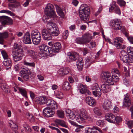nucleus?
I'll list each match as a JSON object with an SVG mask.
<instances>
[{
    "label": "nucleus",
    "mask_w": 133,
    "mask_h": 133,
    "mask_svg": "<svg viewBox=\"0 0 133 133\" xmlns=\"http://www.w3.org/2000/svg\"><path fill=\"white\" fill-rule=\"evenodd\" d=\"M61 44L58 42L54 43V49H55V51L58 52L61 48Z\"/></svg>",
    "instance_id": "obj_36"
},
{
    "label": "nucleus",
    "mask_w": 133,
    "mask_h": 133,
    "mask_svg": "<svg viewBox=\"0 0 133 133\" xmlns=\"http://www.w3.org/2000/svg\"><path fill=\"white\" fill-rule=\"evenodd\" d=\"M62 87L63 90H68L70 89V86L68 82H65L63 84Z\"/></svg>",
    "instance_id": "obj_42"
},
{
    "label": "nucleus",
    "mask_w": 133,
    "mask_h": 133,
    "mask_svg": "<svg viewBox=\"0 0 133 133\" xmlns=\"http://www.w3.org/2000/svg\"><path fill=\"white\" fill-rule=\"evenodd\" d=\"M93 110L95 114L98 116L101 115V111L99 108L95 107L94 108Z\"/></svg>",
    "instance_id": "obj_46"
},
{
    "label": "nucleus",
    "mask_w": 133,
    "mask_h": 133,
    "mask_svg": "<svg viewBox=\"0 0 133 133\" xmlns=\"http://www.w3.org/2000/svg\"><path fill=\"white\" fill-rule=\"evenodd\" d=\"M55 122L61 125V126L65 128H67V126L65 122L63 120L57 119L55 120Z\"/></svg>",
    "instance_id": "obj_32"
},
{
    "label": "nucleus",
    "mask_w": 133,
    "mask_h": 133,
    "mask_svg": "<svg viewBox=\"0 0 133 133\" xmlns=\"http://www.w3.org/2000/svg\"><path fill=\"white\" fill-rule=\"evenodd\" d=\"M77 66L79 71H81L83 67V61L82 60H78L77 62Z\"/></svg>",
    "instance_id": "obj_34"
},
{
    "label": "nucleus",
    "mask_w": 133,
    "mask_h": 133,
    "mask_svg": "<svg viewBox=\"0 0 133 133\" xmlns=\"http://www.w3.org/2000/svg\"><path fill=\"white\" fill-rule=\"evenodd\" d=\"M110 25L114 29L118 30L121 29V24L119 20L114 19L111 21Z\"/></svg>",
    "instance_id": "obj_9"
},
{
    "label": "nucleus",
    "mask_w": 133,
    "mask_h": 133,
    "mask_svg": "<svg viewBox=\"0 0 133 133\" xmlns=\"http://www.w3.org/2000/svg\"><path fill=\"white\" fill-rule=\"evenodd\" d=\"M78 88L80 92L82 94L85 93L87 91V87L81 84H79L78 85Z\"/></svg>",
    "instance_id": "obj_29"
},
{
    "label": "nucleus",
    "mask_w": 133,
    "mask_h": 133,
    "mask_svg": "<svg viewBox=\"0 0 133 133\" xmlns=\"http://www.w3.org/2000/svg\"><path fill=\"white\" fill-rule=\"evenodd\" d=\"M40 51L39 56L41 57H46L47 55L51 53V51L50 48L45 44H42L39 47Z\"/></svg>",
    "instance_id": "obj_6"
},
{
    "label": "nucleus",
    "mask_w": 133,
    "mask_h": 133,
    "mask_svg": "<svg viewBox=\"0 0 133 133\" xmlns=\"http://www.w3.org/2000/svg\"><path fill=\"white\" fill-rule=\"evenodd\" d=\"M47 106L48 108L52 110L57 109L58 108L56 102L53 100L50 99L48 100L47 102Z\"/></svg>",
    "instance_id": "obj_19"
},
{
    "label": "nucleus",
    "mask_w": 133,
    "mask_h": 133,
    "mask_svg": "<svg viewBox=\"0 0 133 133\" xmlns=\"http://www.w3.org/2000/svg\"><path fill=\"white\" fill-rule=\"evenodd\" d=\"M32 38L41 36V34L39 31L36 30H33L31 33Z\"/></svg>",
    "instance_id": "obj_37"
},
{
    "label": "nucleus",
    "mask_w": 133,
    "mask_h": 133,
    "mask_svg": "<svg viewBox=\"0 0 133 133\" xmlns=\"http://www.w3.org/2000/svg\"><path fill=\"white\" fill-rule=\"evenodd\" d=\"M117 2L121 6H124L125 5L126 2L123 0H117Z\"/></svg>",
    "instance_id": "obj_50"
},
{
    "label": "nucleus",
    "mask_w": 133,
    "mask_h": 133,
    "mask_svg": "<svg viewBox=\"0 0 133 133\" xmlns=\"http://www.w3.org/2000/svg\"><path fill=\"white\" fill-rule=\"evenodd\" d=\"M104 121L103 120H99L96 122V124L98 126L102 127L104 124Z\"/></svg>",
    "instance_id": "obj_56"
},
{
    "label": "nucleus",
    "mask_w": 133,
    "mask_h": 133,
    "mask_svg": "<svg viewBox=\"0 0 133 133\" xmlns=\"http://www.w3.org/2000/svg\"><path fill=\"white\" fill-rule=\"evenodd\" d=\"M9 124L10 127L13 129H15L16 130L18 129V127L13 121L10 120L9 121Z\"/></svg>",
    "instance_id": "obj_39"
},
{
    "label": "nucleus",
    "mask_w": 133,
    "mask_h": 133,
    "mask_svg": "<svg viewBox=\"0 0 133 133\" xmlns=\"http://www.w3.org/2000/svg\"><path fill=\"white\" fill-rule=\"evenodd\" d=\"M127 51L128 53H132L133 52V48L131 46L127 47Z\"/></svg>",
    "instance_id": "obj_63"
},
{
    "label": "nucleus",
    "mask_w": 133,
    "mask_h": 133,
    "mask_svg": "<svg viewBox=\"0 0 133 133\" xmlns=\"http://www.w3.org/2000/svg\"><path fill=\"white\" fill-rule=\"evenodd\" d=\"M1 87L3 91L6 93L8 92L9 90L7 86L4 83V82L1 79H0Z\"/></svg>",
    "instance_id": "obj_28"
},
{
    "label": "nucleus",
    "mask_w": 133,
    "mask_h": 133,
    "mask_svg": "<svg viewBox=\"0 0 133 133\" xmlns=\"http://www.w3.org/2000/svg\"><path fill=\"white\" fill-rule=\"evenodd\" d=\"M44 115L47 117H52L55 114V111L48 108H45L43 111Z\"/></svg>",
    "instance_id": "obj_17"
},
{
    "label": "nucleus",
    "mask_w": 133,
    "mask_h": 133,
    "mask_svg": "<svg viewBox=\"0 0 133 133\" xmlns=\"http://www.w3.org/2000/svg\"><path fill=\"white\" fill-rule=\"evenodd\" d=\"M89 48H92L95 47L96 45V43L94 41L91 42L89 44Z\"/></svg>",
    "instance_id": "obj_64"
},
{
    "label": "nucleus",
    "mask_w": 133,
    "mask_h": 133,
    "mask_svg": "<svg viewBox=\"0 0 133 133\" xmlns=\"http://www.w3.org/2000/svg\"><path fill=\"white\" fill-rule=\"evenodd\" d=\"M26 52L28 55L30 56L33 59L37 58L38 57L37 53L34 50H27Z\"/></svg>",
    "instance_id": "obj_26"
},
{
    "label": "nucleus",
    "mask_w": 133,
    "mask_h": 133,
    "mask_svg": "<svg viewBox=\"0 0 133 133\" xmlns=\"http://www.w3.org/2000/svg\"><path fill=\"white\" fill-rule=\"evenodd\" d=\"M24 41L26 44H30L31 43L30 35L28 33L26 34L24 37Z\"/></svg>",
    "instance_id": "obj_31"
},
{
    "label": "nucleus",
    "mask_w": 133,
    "mask_h": 133,
    "mask_svg": "<svg viewBox=\"0 0 133 133\" xmlns=\"http://www.w3.org/2000/svg\"><path fill=\"white\" fill-rule=\"evenodd\" d=\"M57 27L56 25L51 21H50L47 22L46 24L47 29L49 31H52Z\"/></svg>",
    "instance_id": "obj_25"
},
{
    "label": "nucleus",
    "mask_w": 133,
    "mask_h": 133,
    "mask_svg": "<svg viewBox=\"0 0 133 133\" xmlns=\"http://www.w3.org/2000/svg\"><path fill=\"white\" fill-rule=\"evenodd\" d=\"M18 89L20 93H21L23 96L25 97L26 98H27L26 92L25 89L21 88H19Z\"/></svg>",
    "instance_id": "obj_40"
},
{
    "label": "nucleus",
    "mask_w": 133,
    "mask_h": 133,
    "mask_svg": "<svg viewBox=\"0 0 133 133\" xmlns=\"http://www.w3.org/2000/svg\"><path fill=\"white\" fill-rule=\"evenodd\" d=\"M50 100L46 97L43 96L36 97L35 99V101L37 103L40 104H46L47 105L48 101Z\"/></svg>",
    "instance_id": "obj_11"
},
{
    "label": "nucleus",
    "mask_w": 133,
    "mask_h": 133,
    "mask_svg": "<svg viewBox=\"0 0 133 133\" xmlns=\"http://www.w3.org/2000/svg\"><path fill=\"white\" fill-rule=\"evenodd\" d=\"M102 106L103 108L105 110L108 111L112 108V106L111 101L108 99H105L103 103Z\"/></svg>",
    "instance_id": "obj_16"
},
{
    "label": "nucleus",
    "mask_w": 133,
    "mask_h": 133,
    "mask_svg": "<svg viewBox=\"0 0 133 133\" xmlns=\"http://www.w3.org/2000/svg\"><path fill=\"white\" fill-rule=\"evenodd\" d=\"M42 34V37L44 40L49 41L52 39V37L50 33L46 29L43 30Z\"/></svg>",
    "instance_id": "obj_15"
},
{
    "label": "nucleus",
    "mask_w": 133,
    "mask_h": 133,
    "mask_svg": "<svg viewBox=\"0 0 133 133\" xmlns=\"http://www.w3.org/2000/svg\"><path fill=\"white\" fill-rule=\"evenodd\" d=\"M114 77H112V79L113 81L112 85H113L114 84V82H116L118 81L119 79V74H118L117 75H114Z\"/></svg>",
    "instance_id": "obj_51"
},
{
    "label": "nucleus",
    "mask_w": 133,
    "mask_h": 133,
    "mask_svg": "<svg viewBox=\"0 0 133 133\" xmlns=\"http://www.w3.org/2000/svg\"><path fill=\"white\" fill-rule=\"evenodd\" d=\"M86 119L90 121H92V118L90 117H87L84 118L80 116H77L76 117L77 121L81 124L85 123V120Z\"/></svg>",
    "instance_id": "obj_21"
},
{
    "label": "nucleus",
    "mask_w": 133,
    "mask_h": 133,
    "mask_svg": "<svg viewBox=\"0 0 133 133\" xmlns=\"http://www.w3.org/2000/svg\"><path fill=\"white\" fill-rule=\"evenodd\" d=\"M127 124L129 128L131 129L133 127V121L132 120H131L128 121Z\"/></svg>",
    "instance_id": "obj_60"
},
{
    "label": "nucleus",
    "mask_w": 133,
    "mask_h": 133,
    "mask_svg": "<svg viewBox=\"0 0 133 133\" xmlns=\"http://www.w3.org/2000/svg\"><path fill=\"white\" fill-rule=\"evenodd\" d=\"M112 73L113 75H117L119 74V71L117 69H113L112 70Z\"/></svg>",
    "instance_id": "obj_59"
},
{
    "label": "nucleus",
    "mask_w": 133,
    "mask_h": 133,
    "mask_svg": "<svg viewBox=\"0 0 133 133\" xmlns=\"http://www.w3.org/2000/svg\"><path fill=\"white\" fill-rule=\"evenodd\" d=\"M68 35V30H66L63 33L62 36L64 39L67 38Z\"/></svg>",
    "instance_id": "obj_61"
},
{
    "label": "nucleus",
    "mask_w": 133,
    "mask_h": 133,
    "mask_svg": "<svg viewBox=\"0 0 133 133\" xmlns=\"http://www.w3.org/2000/svg\"><path fill=\"white\" fill-rule=\"evenodd\" d=\"M96 130L100 132H102V130L96 126H93L92 128H88L85 130V132L86 133H98L96 131Z\"/></svg>",
    "instance_id": "obj_20"
},
{
    "label": "nucleus",
    "mask_w": 133,
    "mask_h": 133,
    "mask_svg": "<svg viewBox=\"0 0 133 133\" xmlns=\"http://www.w3.org/2000/svg\"><path fill=\"white\" fill-rule=\"evenodd\" d=\"M1 54L4 59H8V56L7 53L5 51L2 50L1 51Z\"/></svg>",
    "instance_id": "obj_52"
},
{
    "label": "nucleus",
    "mask_w": 133,
    "mask_h": 133,
    "mask_svg": "<svg viewBox=\"0 0 133 133\" xmlns=\"http://www.w3.org/2000/svg\"><path fill=\"white\" fill-rule=\"evenodd\" d=\"M23 64L24 65L26 66L32 67L34 68L35 66V63H34L28 62L26 60H25L23 62Z\"/></svg>",
    "instance_id": "obj_43"
},
{
    "label": "nucleus",
    "mask_w": 133,
    "mask_h": 133,
    "mask_svg": "<svg viewBox=\"0 0 133 133\" xmlns=\"http://www.w3.org/2000/svg\"><path fill=\"white\" fill-rule=\"evenodd\" d=\"M45 14L50 18H54L56 17L55 12L53 5L50 3L48 4L45 8Z\"/></svg>",
    "instance_id": "obj_4"
},
{
    "label": "nucleus",
    "mask_w": 133,
    "mask_h": 133,
    "mask_svg": "<svg viewBox=\"0 0 133 133\" xmlns=\"http://www.w3.org/2000/svg\"><path fill=\"white\" fill-rule=\"evenodd\" d=\"M124 62L126 63H131L133 62V59L130 57H129L128 55L125 57L123 58L122 60Z\"/></svg>",
    "instance_id": "obj_30"
},
{
    "label": "nucleus",
    "mask_w": 133,
    "mask_h": 133,
    "mask_svg": "<svg viewBox=\"0 0 133 133\" xmlns=\"http://www.w3.org/2000/svg\"><path fill=\"white\" fill-rule=\"evenodd\" d=\"M85 100L87 103L90 106H93L96 105L95 100L93 97H88Z\"/></svg>",
    "instance_id": "obj_24"
},
{
    "label": "nucleus",
    "mask_w": 133,
    "mask_h": 133,
    "mask_svg": "<svg viewBox=\"0 0 133 133\" xmlns=\"http://www.w3.org/2000/svg\"><path fill=\"white\" fill-rule=\"evenodd\" d=\"M57 115L59 117L61 118H63L64 116V112L62 110H58Z\"/></svg>",
    "instance_id": "obj_55"
},
{
    "label": "nucleus",
    "mask_w": 133,
    "mask_h": 133,
    "mask_svg": "<svg viewBox=\"0 0 133 133\" xmlns=\"http://www.w3.org/2000/svg\"><path fill=\"white\" fill-rule=\"evenodd\" d=\"M128 55L126 52L124 50H122L119 54V56L121 60H122L123 58L125 57Z\"/></svg>",
    "instance_id": "obj_44"
},
{
    "label": "nucleus",
    "mask_w": 133,
    "mask_h": 133,
    "mask_svg": "<svg viewBox=\"0 0 133 133\" xmlns=\"http://www.w3.org/2000/svg\"><path fill=\"white\" fill-rule=\"evenodd\" d=\"M9 36L8 32L5 31L0 32V44H3L4 43V39L7 38Z\"/></svg>",
    "instance_id": "obj_23"
},
{
    "label": "nucleus",
    "mask_w": 133,
    "mask_h": 133,
    "mask_svg": "<svg viewBox=\"0 0 133 133\" xmlns=\"http://www.w3.org/2000/svg\"><path fill=\"white\" fill-rule=\"evenodd\" d=\"M123 83L127 86H128L129 85L130 82L128 79L125 77H124L123 78Z\"/></svg>",
    "instance_id": "obj_57"
},
{
    "label": "nucleus",
    "mask_w": 133,
    "mask_h": 133,
    "mask_svg": "<svg viewBox=\"0 0 133 133\" xmlns=\"http://www.w3.org/2000/svg\"><path fill=\"white\" fill-rule=\"evenodd\" d=\"M41 36L32 38L33 43L35 45H38L40 42Z\"/></svg>",
    "instance_id": "obj_33"
},
{
    "label": "nucleus",
    "mask_w": 133,
    "mask_h": 133,
    "mask_svg": "<svg viewBox=\"0 0 133 133\" xmlns=\"http://www.w3.org/2000/svg\"><path fill=\"white\" fill-rule=\"evenodd\" d=\"M1 13H6L10 14L11 16H14L15 15L14 14L10 11L6 10H3L0 11Z\"/></svg>",
    "instance_id": "obj_53"
},
{
    "label": "nucleus",
    "mask_w": 133,
    "mask_h": 133,
    "mask_svg": "<svg viewBox=\"0 0 133 133\" xmlns=\"http://www.w3.org/2000/svg\"><path fill=\"white\" fill-rule=\"evenodd\" d=\"M66 114L67 116H68L69 118L72 119H74L76 117L74 112L69 109L66 110Z\"/></svg>",
    "instance_id": "obj_27"
},
{
    "label": "nucleus",
    "mask_w": 133,
    "mask_h": 133,
    "mask_svg": "<svg viewBox=\"0 0 133 133\" xmlns=\"http://www.w3.org/2000/svg\"><path fill=\"white\" fill-rule=\"evenodd\" d=\"M92 63L93 61L91 58L88 57L85 60V64L87 67L89 66Z\"/></svg>",
    "instance_id": "obj_38"
},
{
    "label": "nucleus",
    "mask_w": 133,
    "mask_h": 133,
    "mask_svg": "<svg viewBox=\"0 0 133 133\" xmlns=\"http://www.w3.org/2000/svg\"><path fill=\"white\" fill-rule=\"evenodd\" d=\"M92 38L91 34L87 33L84 35L82 37L77 38L75 41L77 43L83 44L89 43Z\"/></svg>",
    "instance_id": "obj_3"
},
{
    "label": "nucleus",
    "mask_w": 133,
    "mask_h": 133,
    "mask_svg": "<svg viewBox=\"0 0 133 133\" xmlns=\"http://www.w3.org/2000/svg\"><path fill=\"white\" fill-rule=\"evenodd\" d=\"M124 39L121 37H117L114 38L112 42V43L110 40H109L110 43H111L114 45L117 49H125L126 46L124 44H122L124 43Z\"/></svg>",
    "instance_id": "obj_2"
},
{
    "label": "nucleus",
    "mask_w": 133,
    "mask_h": 133,
    "mask_svg": "<svg viewBox=\"0 0 133 133\" xmlns=\"http://www.w3.org/2000/svg\"><path fill=\"white\" fill-rule=\"evenodd\" d=\"M67 61L69 62L75 61L79 57V55L76 52H72L68 54Z\"/></svg>",
    "instance_id": "obj_14"
},
{
    "label": "nucleus",
    "mask_w": 133,
    "mask_h": 133,
    "mask_svg": "<svg viewBox=\"0 0 133 133\" xmlns=\"http://www.w3.org/2000/svg\"><path fill=\"white\" fill-rule=\"evenodd\" d=\"M3 64L6 66H9L11 65V62L10 59H8L3 62Z\"/></svg>",
    "instance_id": "obj_54"
},
{
    "label": "nucleus",
    "mask_w": 133,
    "mask_h": 133,
    "mask_svg": "<svg viewBox=\"0 0 133 133\" xmlns=\"http://www.w3.org/2000/svg\"><path fill=\"white\" fill-rule=\"evenodd\" d=\"M56 95L57 97L59 99L62 98L64 96V94L63 93L59 91H57L56 93Z\"/></svg>",
    "instance_id": "obj_47"
},
{
    "label": "nucleus",
    "mask_w": 133,
    "mask_h": 133,
    "mask_svg": "<svg viewBox=\"0 0 133 133\" xmlns=\"http://www.w3.org/2000/svg\"><path fill=\"white\" fill-rule=\"evenodd\" d=\"M92 93L95 96H100L101 94V90L98 85L96 84L92 88Z\"/></svg>",
    "instance_id": "obj_13"
},
{
    "label": "nucleus",
    "mask_w": 133,
    "mask_h": 133,
    "mask_svg": "<svg viewBox=\"0 0 133 133\" xmlns=\"http://www.w3.org/2000/svg\"><path fill=\"white\" fill-rule=\"evenodd\" d=\"M79 10V15L81 19L84 21H88L89 17L90 10L88 5L83 4L80 6Z\"/></svg>",
    "instance_id": "obj_1"
},
{
    "label": "nucleus",
    "mask_w": 133,
    "mask_h": 133,
    "mask_svg": "<svg viewBox=\"0 0 133 133\" xmlns=\"http://www.w3.org/2000/svg\"><path fill=\"white\" fill-rule=\"evenodd\" d=\"M0 22L3 25H11L13 24L12 19L9 17L5 16H0Z\"/></svg>",
    "instance_id": "obj_7"
},
{
    "label": "nucleus",
    "mask_w": 133,
    "mask_h": 133,
    "mask_svg": "<svg viewBox=\"0 0 133 133\" xmlns=\"http://www.w3.org/2000/svg\"><path fill=\"white\" fill-rule=\"evenodd\" d=\"M131 104V99L129 97V94L124 95V100L123 102V106L124 107H128Z\"/></svg>",
    "instance_id": "obj_18"
},
{
    "label": "nucleus",
    "mask_w": 133,
    "mask_h": 133,
    "mask_svg": "<svg viewBox=\"0 0 133 133\" xmlns=\"http://www.w3.org/2000/svg\"><path fill=\"white\" fill-rule=\"evenodd\" d=\"M101 79L104 82H106L110 85H112V77L111 73L108 71L102 72L101 75Z\"/></svg>",
    "instance_id": "obj_5"
},
{
    "label": "nucleus",
    "mask_w": 133,
    "mask_h": 133,
    "mask_svg": "<svg viewBox=\"0 0 133 133\" xmlns=\"http://www.w3.org/2000/svg\"><path fill=\"white\" fill-rule=\"evenodd\" d=\"M111 7L109 8V11L111 12L113 10L114 12L116 14L119 15L121 14V11L119 7L116 4V2L114 1L112 2V3L110 5Z\"/></svg>",
    "instance_id": "obj_10"
},
{
    "label": "nucleus",
    "mask_w": 133,
    "mask_h": 133,
    "mask_svg": "<svg viewBox=\"0 0 133 133\" xmlns=\"http://www.w3.org/2000/svg\"><path fill=\"white\" fill-rule=\"evenodd\" d=\"M14 48L17 49L16 51H20V50L21 51H23L21 45H18L17 43H15L14 44Z\"/></svg>",
    "instance_id": "obj_49"
},
{
    "label": "nucleus",
    "mask_w": 133,
    "mask_h": 133,
    "mask_svg": "<svg viewBox=\"0 0 133 133\" xmlns=\"http://www.w3.org/2000/svg\"><path fill=\"white\" fill-rule=\"evenodd\" d=\"M23 126L24 129L26 132L31 131V129L28 124L25 123L23 124Z\"/></svg>",
    "instance_id": "obj_48"
},
{
    "label": "nucleus",
    "mask_w": 133,
    "mask_h": 133,
    "mask_svg": "<svg viewBox=\"0 0 133 133\" xmlns=\"http://www.w3.org/2000/svg\"><path fill=\"white\" fill-rule=\"evenodd\" d=\"M26 116L27 118L29 119H31L34 120V118L32 115L30 113H26Z\"/></svg>",
    "instance_id": "obj_62"
},
{
    "label": "nucleus",
    "mask_w": 133,
    "mask_h": 133,
    "mask_svg": "<svg viewBox=\"0 0 133 133\" xmlns=\"http://www.w3.org/2000/svg\"><path fill=\"white\" fill-rule=\"evenodd\" d=\"M23 51H21V50L20 51H12V55L15 61H18L21 59L23 56L22 54Z\"/></svg>",
    "instance_id": "obj_8"
},
{
    "label": "nucleus",
    "mask_w": 133,
    "mask_h": 133,
    "mask_svg": "<svg viewBox=\"0 0 133 133\" xmlns=\"http://www.w3.org/2000/svg\"><path fill=\"white\" fill-rule=\"evenodd\" d=\"M77 127L75 129V131L76 132H78L81 131L82 129L84 128L83 126L81 125H77Z\"/></svg>",
    "instance_id": "obj_58"
},
{
    "label": "nucleus",
    "mask_w": 133,
    "mask_h": 133,
    "mask_svg": "<svg viewBox=\"0 0 133 133\" xmlns=\"http://www.w3.org/2000/svg\"><path fill=\"white\" fill-rule=\"evenodd\" d=\"M79 114L80 115H77L76 116H81L82 115L83 117H87V112L84 109H81L80 110Z\"/></svg>",
    "instance_id": "obj_45"
},
{
    "label": "nucleus",
    "mask_w": 133,
    "mask_h": 133,
    "mask_svg": "<svg viewBox=\"0 0 133 133\" xmlns=\"http://www.w3.org/2000/svg\"><path fill=\"white\" fill-rule=\"evenodd\" d=\"M106 120L109 122L114 123L116 121V117L112 114H108L105 116Z\"/></svg>",
    "instance_id": "obj_22"
},
{
    "label": "nucleus",
    "mask_w": 133,
    "mask_h": 133,
    "mask_svg": "<svg viewBox=\"0 0 133 133\" xmlns=\"http://www.w3.org/2000/svg\"><path fill=\"white\" fill-rule=\"evenodd\" d=\"M109 86L107 84H103L102 85L101 87V91L103 93H106L108 91V89Z\"/></svg>",
    "instance_id": "obj_35"
},
{
    "label": "nucleus",
    "mask_w": 133,
    "mask_h": 133,
    "mask_svg": "<svg viewBox=\"0 0 133 133\" xmlns=\"http://www.w3.org/2000/svg\"><path fill=\"white\" fill-rule=\"evenodd\" d=\"M21 76L25 81H28L29 79V69H23L20 72Z\"/></svg>",
    "instance_id": "obj_12"
},
{
    "label": "nucleus",
    "mask_w": 133,
    "mask_h": 133,
    "mask_svg": "<svg viewBox=\"0 0 133 133\" xmlns=\"http://www.w3.org/2000/svg\"><path fill=\"white\" fill-rule=\"evenodd\" d=\"M53 31L51 32V35L53 36H58L59 34V31L58 27H56Z\"/></svg>",
    "instance_id": "obj_41"
}]
</instances>
